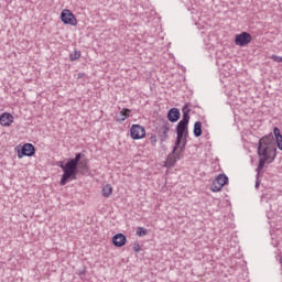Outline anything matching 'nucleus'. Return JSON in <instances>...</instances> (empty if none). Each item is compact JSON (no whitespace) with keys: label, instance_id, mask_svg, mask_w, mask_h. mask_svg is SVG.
I'll return each instance as SVG.
<instances>
[{"label":"nucleus","instance_id":"nucleus-7","mask_svg":"<svg viewBox=\"0 0 282 282\" xmlns=\"http://www.w3.org/2000/svg\"><path fill=\"white\" fill-rule=\"evenodd\" d=\"M252 43V35L248 32H241L240 34H236L235 44L239 47H246V45H250Z\"/></svg>","mask_w":282,"mask_h":282},{"label":"nucleus","instance_id":"nucleus-5","mask_svg":"<svg viewBox=\"0 0 282 282\" xmlns=\"http://www.w3.org/2000/svg\"><path fill=\"white\" fill-rule=\"evenodd\" d=\"M228 184V176L226 174H219L212 184V193H219Z\"/></svg>","mask_w":282,"mask_h":282},{"label":"nucleus","instance_id":"nucleus-12","mask_svg":"<svg viewBox=\"0 0 282 282\" xmlns=\"http://www.w3.org/2000/svg\"><path fill=\"white\" fill-rule=\"evenodd\" d=\"M101 195L102 197L109 198L111 195H113V186H111V184H106L101 188Z\"/></svg>","mask_w":282,"mask_h":282},{"label":"nucleus","instance_id":"nucleus-13","mask_svg":"<svg viewBox=\"0 0 282 282\" xmlns=\"http://www.w3.org/2000/svg\"><path fill=\"white\" fill-rule=\"evenodd\" d=\"M273 135L275 137V142L278 144V149H280V151H282V135H281V130H279V128H274L273 129Z\"/></svg>","mask_w":282,"mask_h":282},{"label":"nucleus","instance_id":"nucleus-14","mask_svg":"<svg viewBox=\"0 0 282 282\" xmlns=\"http://www.w3.org/2000/svg\"><path fill=\"white\" fill-rule=\"evenodd\" d=\"M130 113H131V109H129V108H123V109L120 111L121 118L117 119V122H124V120H127V118H129Z\"/></svg>","mask_w":282,"mask_h":282},{"label":"nucleus","instance_id":"nucleus-18","mask_svg":"<svg viewBox=\"0 0 282 282\" xmlns=\"http://www.w3.org/2000/svg\"><path fill=\"white\" fill-rule=\"evenodd\" d=\"M132 250H133L134 252H140V251L142 250V248L140 247V243L134 242V243H133V247H132Z\"/></svg>","mask_w":282,"mask_h":282},{"label":"nucleus","instance_id":"nucleus-16","mask_svg":"<svg viewBox=\"0 0 282 282\" xmlns=\"http://www.w3.org/2000/svg\"><path fill=\"white\" fill-rule=\"evenodd\" d=\"M82 56L80 51H74L73 53L69 54V61L74 63V61H78Z\"/></svg>","mask_w":282,"mask_h":282},{"label":"nucleus","instance_id":"nucleus-8","mask_svg":"<svg viewBox=\"0 0 282 282\" xmlns=\"http://www.w3.org/2000/svg\"><path fill=\"white\" fill-rule=\"evenodd\" d=\"M34 153H36V149H34V147L31 143H25L22 147L21 152L18 153V158L21 160V158H23V155H26V158H32V155H34Z\"/></svg>","mask_w":282,"mask_h":282},{"label":"nucleus","instance_id":"nucleus-9","mask_svg":"<svg viewBox=\"0 0 282 282\" xmlns=\"http://www.w3.org/2000/svg\"><path fill=\"white\" fill-rule=\"evenodd\" d=\"M14 122V117L10 112H3L0 115V124L1 127H12Z\"/></svg>","mask_w":282,"mask_h":282},{"label":"nucleus","instance_id":"nucleus-17","mask_svg":"<svg viewBox=\"0 0 282 282\" xmlns=\"http://www.w3.org/2000/svg\"><path fill=\"white\" fill-rule=\"evenodd\" d=\"M137 235L138 237H147L148 235L147 229H144L143 227L137 228Z\"/></svg>","mask_w":282,"mask_h":282},{"label":"nucleus","instance_id":"nucleus-1","mask_svg":"<svg viewBox=\"0 0 282 282\" xmlns=\"http://www.w3.org/2000/svg\"><path fill=\"white\" fill-rule=\"evenodd\" d=\"M191 121V116H188V107L183 108V119L177 123L176 127V142L173 153L170 154L164 162L166 169H172L175 166L178 160H182V153L186 149V138H188V122Z\"/></svg>","mask_w":282,"mask_h":282},{"label":"nucleus","instance_id":"nucleus-4","mask_svg":"<svg viewBox=\"0 0 282 282\" xmlns=\"http://www.w3.org/2000/svg\"><path fill=\"white\" fill-rule=\"evenodd\" d=\"M130 138L132 140H144L147 138V129L142 124H132L130 127Z\"/></svg>","mask_w":282,"mask_h":282},{"label":"nucleus","instance_id":"nucleus-10","mask_svg":"<svg viewBox=\"0 0 282 282\" xmlns=\"http://www.w3.org/2000/svg\"><path fill=\"white\" fill-rule=\"evenodd\" d=\"M112 243L116 246V248H122L123 246H127V236H124V234H116L112 237Z\"/></svg>","mask_w":282,"mask_h":282},{"label":"nucleus","instance_id":"nucleus-3","mask_svg":"<svg viewBox=\"0 0 282 282\" xmlns=\"http://www.w3.org/2000/svg\"><path fill=\"white\" fill-rule=\"evenodd\" d=\"M80 153H77L75 159L68 160L67 163H64L63 161L58 162L57 166H59L64 173L59 182L61 186H65L67 182L76 180V175L78 173V162H80Z\"/></svg>","mask_w":282,"mask_h":282},{"label":"nucleus","instance_id":"nucleus-6","mask_svg":"<svg viewBox=\"0 0 282 282\" xmlns=\"http://www.w3.org/2000/svg\"><path fill=\"white\" fill-rule=\"evenodd\" d=\"M61 21L65 25H78V20L76 19V15L72 13L69 9H64L61 13Z\"/></svg>","mask_w":282,"mask_h":282},{"label":"nucleus","instance_id":"nucleus-11","mask_svg":"<svg viewBox=\"0 0 282 282\" xmlns=\"http://www.w3.org/2000/svg\"><path fill=\"white\" fill-rule=\"evenodd\" d=\"M167 120H170V122H177V120H180V109L177 108L170 109L167 113Z\"/></svg>","mask_w":282,"mask_h":282},{"label":"nucleus","instance_id":"nucleus-19","mask_svg":"<svg viewBox=\"0 0 282 282\" xmlns=\"http://www.w3.org/2000/svg\"><path fill=\"white\" fill-rule=\"evenodd\" d=\"M271 58L274 61V63H282V57L276 55H271Z\"/></svg>","mask_w":282,"mask_h":282},{"label":"nucleus","instance_id":"nucleus-21","mask_svg":"<svg viewBox=\"0 0 282 282\" xmlns=\"http://www.w3.org/2000/svg\"><path fill=\"white\" fill-rule=\"evenodd\" d=\"M83 76H85V74L79 73L78 78H83Z\"/></svg>","mask_w":282,"mask_h":282},{"label":"nucleus","instance_id":"nucleus-15","mask_svg":"<svg viewBox=\"0 0 282 282\" xmlns=\"http://www.w3.org/2000/svg\"><path fill=\"white\" fill-rule=\"evenodd\" d=\"M194 135L196 138H199L202 135V123L199 121H196L194 123Z\"/></svg>","mask_w":282,"mask_h":282},{"label":"nucleus","instance_id":"nucleus-20","mask_svg":"<svg viewBox=\"0 0 282 282\" xmlns=\"http://www.w3.org/2000/svg\"><path fill=\"white\" fill-rule=\"evenodd\" d=\"M151 142L156 143V142H158V139H156L155 137H151Z\"/></svg>","mask_w":282,"mask_h":282},{"label":"nucleus","instance_id":"nucleus-2","mask_svg":"<svg viewBox=\"0 0 282 282\" xmlns=\"http://www.w3.org/2000/svg\"><path fill=\"white\" fill-rule=\"evenodd\" d=\"M258 173H261L265 164H272L276 158V141L274 140V134H268L260 139L258 145Z\"/></svg>","mask_w":282,"mask_h":282},{"label":"nucleus","instance_id":"nucleus-22","mask_svg":"<svg viewBox=\"0 0 282 282\" xmlns=\"http://www.w3.org/2000/svg\"><path fill=\"white\" fill-rule=\"evenodd\" d=\"M83 166H87V162H85V163L83 164Z\"/></svg>","mask_w":282,"mask_h":282}]
</instances>
